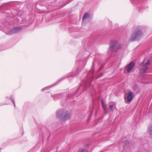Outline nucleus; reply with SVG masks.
<instances>
[{
	"label": "nucleus",
	"mask_w": 152,
	"mask_h": 152,
	"mask_svg": "<svg viewBox=\"0 0 152 152\" xmlns=\"http://www.w3.org/2000/svg\"><path fill=\"white\" fill-rule=\"evenodd\" d=\"M56 117L58 119L66 120L69 118L70 114L66 110H58L56 112Z\"/></svg>",
	"instance_id": "obj_1"
},
{
	"label": "nucleus",
	"mask_w": 152,
	"mask_h": 152,
	"mask_svg": "<svg viewBox=\"0 0 152 152\" xmlns=\"http://www.w3.org/2000/svg\"><path fill=\"white\" fill-rule=\"evenodd\" d=\"M151 61V59H145L143 62L140 64L139 67L140 72L141 74H144L147 72L150 63Z\"/></svg>",
	"instance_id": "obj_2"
},
{
	"label": "nucleus",
	"mask_w": 152,
	"mask_h": 152,
	"mask_svg": "<svg viewBox=\"0 0 152 152\" xmlns=\"http://www.w3.org/2000/svg\"><path fill=\"white\" fill-rule=\"evenodd\" d=\"M132 33L130 38V40L132 41H134L136 39L141 38L142 35L141 30L138 28H136Z\"/></svg>",
	"instance_id": "obj_3"
},
{
	"label": "nucleus",
	"mask_w": 152,
	"mask_h": 152,
	"mask_svg": "<svg viewBox=\"0 0 152 152\" xmlns=\"http://www.w3.org/2000/svg\"><path fill=\"white\" fill-rule=\"evenodd\" d=\"M111 47L112 48L113 50L114 51H117V50L119 49L121 47V45L119 42L116 40H111L110 43Z\"/></svg>",
	"instance_id": "obj_4"
},
{
	"label": "nucleus",
	"mask_w": 152,
	"mask_h": 152,
	"mask_svg": "<svg viewBox=\"0 0 152 152\" xmlns=\"http://www.w3.org/2000/svg\"><path fill=\"white\" fill-rule=\"evenodd\" d=\"M135 65L133 61L129 64L124 68V72L125 73H129L133 69Z\"/></svg>",
	"instance_id": "obj_5"
},
{
	"label": "nucleus",
	"mask_w": 152,
	"mask_h": 152,
	"mask_svg": "<svg viewBox=\"0 0 152 152\" xmlns=\"http://www.w3.org/2000/svg\"><path fill=\"white\" fill-rule=\"evenodd\" d=\"M133 93L130 91H129L127 92L126 93L124 96V99L125 100L127 99V103H129L132 101L133 99Z\"/></svg>",
	"instance_id": "obj_6"
},
{
	"label": "nucleus",
	"mask_w": 152,
	"mask_h": 152,
	"mask_svg": "<svg viewBox=\"0 0 152 152\" xmlns=\"http://www.w3.org/2000/svg\"><path fill=\"white\" fill-rule=\"evenodd\" d=\"M115 103L114 102H111L109 104V107L110 109L112 111H113V108L115 107Z\"/></svg>",
	"instance_id": "obj_7"
},
{
	"label": "nucleus",
	"mask_w": 152,
	"mask_h": 152,
	"mask_svg": "<svg viewBox=\"0 0 152 152\" xmlns=\"http://www.w3.org/2000/svg\"><path fill=\"white\" fill-rule=\"evenodd\" d=\"M89 17V14L88 13H85L84 14L83 17V20L88 18Z\"/></svg>",
	"instance_id": "obj_8"
},
{
	"label": "nucleus",
	"mask_w": 152,
	"mask_h": 152,
	"mask_svg": "<svg viewBox=\"0 0 152 152\" xmlns=\"http://www.w3.org/2000/svg\"><path fill=\"white\" fill-rule=\"evenodd\" d=\"M101 104L103 108L105 111H106V107H105V104L104 103L103 100H101Z\"/></svg>",
	"instance_id": "obj_9"
},
{
	"label": "nucleus",
	"mask_w": 152,
	"mask_h": 152,
	"mask_svg": "<svg viewBox=\"0 0 152 152\" xmlns=\"http://www.w3.org/2000/svg\"><path fill=\"white\" fill-rule=\"evenodd\" d=\"M149 132L150 135H152V124L149 128Z\"/></svg>",
	"instance_id": "obj_10"
},
{
	"label": "nucleus",
	"mask_w": 152,
	"mask_h": 152,
	"mask_svg": "<svg viewBox=\"0 0 152 152\" xmlns=\"http://www.w3.org/2000/svg\"><path fill=\"white\" fill-rule=\"evenodd\" d=\"M78 152H88L87 150L83 149V148H80V149Z\"/></svg>",
	"instance_id": "obj_11"
},
{
	"label": "nucleus",
	"mask_w": 152,
	"mask_h": 152,
	"mask_svg": "<svg viewBox=\"0 0 152 152\" xmlns=\"http://www.w3.org/2000/svg\"><path fill=\"white\" fill-rule=\"evenodd\" d=\"M13 103H14V105H15V103H14V101H13Z\"/></svg>",
	"instance_id": "obj_12"
}]
</instances>
